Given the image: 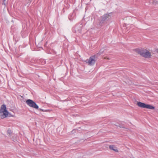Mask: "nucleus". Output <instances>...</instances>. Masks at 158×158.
<instances>
[{
    "label": "nucleus",
    "mask_w": 158,
    "mask_h": 158,
    "mask_svg": "<svg viewBox=\"0 0 158 158\" xmlns=\"http://www.w3.org/2000/svg\"><path fill=\"white\" fill-rule=\"evenodd\" d=\"M109 148L110 149L113 150L116 152H118V150L117 147L114 145H110L109 146Z\"/></svg>",
    "instance_id": "nucleus-6"
},
{
    "label": "nucleus",
    "mask_w": 158,
    "mask_h": 158,
    "mask_svg": "<svg viewBox=\"0 0 158 158\" xmlns=\"http://www.w3.org/2000/svg\"><path fill=\"white\" fill-rule=\"evenodd\" d=\"M9 112L6 110V106L4 105H2L0 110V116L1 118H4L7 117Z\"/></svg>",
    "instance_id": "nucleus-1"
},
{
    "label": "nucleus",
    "mask_w": 158,
    "mask_h": 158,
    "mask_svg": "<svg viewBox=\"0 0 158 158\" xmlns=\"http://www.w3.org/2000/svg\"><path fill=\"white\" fill-rule=\"evenodd\" d=\"M26 103L30 107L36 109H38L39 108L38 106L33 101L31 100H27L26 101Z\"/></svg>",
    "instance_id": "nucleus-4"
},
{
    "label": "nucleus",
    "mask_w": 158,
    "mask_h": 158,
    "mask_svg": "<svg viewBox=\"0 0 158 158\" xmlns=\"http://www.w3.org/2000/svg\"><path fill=\"white\" fill-rule=\"evenodd\" d=\"M143 49H139L138 48L135 49V51L137 53L139 54L141 56L142 52H143Z\"/></svg>",
    "instance_id": "nucleus-7"
},
{
    "label": "nucleus",
    "mask_w": 158,
    "mask_h": 158,
    "mask_svg": "<svg viewBox=\"0 0 158 158\" xmlns=\"http://www.w3.org/2000/svg\"><path fill=\"white\" fill-rule=\"evenodd\" d=\"M95 55H94L91 56L89 58L88 61L89 64L90 65H94L95 62L96 60L95 59L96 58Z\"/></svg>",
    "instance_id": "nucleus-5"
},
{
    "label": "nucleus",
    "mask_w": 158,
    "mask_h": 158,
    "mask_svg": "<svg viewBox=\"0 0 158 158\" xmlns=\"http://www.w3.org/2000/svg\"><path fill=\"white\" fill-rule=\"evenodd\" d=\"M141 56L146 58H150L152 56L151 52L148 50L143 48Z\"/></svg>",
    "instance_id": "nucleus-3"
},
{
    "label": "nucleus",
    "mask_w": 158,
    "mask_h": 158,
    "mask_svg": "<svg viewBox=\"0 0 158 158\" xmlns=\"http://www.w3.org/2000/svg\"><path fill=\"white\" fill-rule=\"evenodd\" d=\"M153 3V4H158V2L156 1L155 2L154 1Z\"/></svg>",
    "instance_id": "nucleus-9"
},
{
    "label": "nucleus",
    "mask_w": 158,
    "mask_h": 158,
    "mask_svg": "<svg viewBox=\"0 0 158 158\" xmlns=\"http://www.w3.org/2000/svg\"><path fill=\"white\" fill-rule=\"evenodd\" d=\"M42 111H43V110H41Z\"/></svg>",
    "instance_id": "nucleus-12"
},
{
    "label": "nucleus",
    "mask_w": 158,
    "mask_h": 158,
    "mask_svg": "<svg viewBox=\"0 0 158 158\" xmlns=\"http://www.w3.org/2000/svg\"><path fill=\"white\" fill-rule=\"evenodd\" d=\"M6 1V0H3V3H2V4H3L4 5H5V1Z\"/></svg>",
    "instance_id": "nucleus-10"
},
{
    "label": "nucleus",
    "mask_w": 158,
    "mask_h": 158,
    "mask_svg": "<svg viewBox=\"0 0 158 158\" xmlns=\"http://www.w3.org/2000/svg\"><path fill=\"white\" fill-rule=\"evenodd\" d=\"M98 54L99 55H100V54H99V53H97V55H98Z\"/></svg>",
    "instance_id": "nucleus-11"
},
{
    "label": "nucleus",
    "mask_w": 158,
    "mask_h": 158,
    "mask_svg": "<svg viewBox=\"0 0 158 158\" xmlns=\"http://www.w3.org/2000/svg\"><path fill=\"white\" fill-rule=\"evenodd\" d=\"M137 105L138 106L141 108L149 109L152 110H153L155 109V107L152 105H150L148 104H146L144 103L140 102H137Z\"/></svg>",
    "instance_id": "nucleus-2"
},
{
    "label": "nucleus",
    "mask_w": 158,
    "mask_h": 158,
    "mask_svg": "<svg viewBox=\"0 0 158 158\" xmlns=\"http://www.w3.org/2000/svg\"><path fill=\"white\" fill-rule=\"evenodd\" d=\"M110 17L109 15H104L102 17V20L103 21L106 20L107 18Z\"/></svg>",
    "instance_id": "nucleus-8"
}]
</instances>
